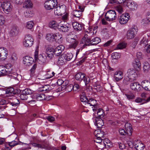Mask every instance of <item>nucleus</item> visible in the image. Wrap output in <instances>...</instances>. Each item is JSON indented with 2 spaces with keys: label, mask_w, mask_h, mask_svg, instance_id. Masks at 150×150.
Here are the masks:
<instances>
[{
  "label": "nucleus",
  "mask_w": 150,
  "mask_h": 150,
  "mask_svg": "<svg viewBox=\"0 0 150 150\" xmlns=\"http://www.w3.org/2000/svg\"><path fill=\"white\" fill-rule=\"evenodd\" d=\"M76 38V36L73 34L68 35H67V41L71 43L69 46V48L75 49L76 47L79 42Z\"/></svg>",
  "instance_id": "1"
},
{
  "label": "nucleus",
  "mask_w": 150,
  "mask_h": 150,
  "mask_svg": "<svg viewBox=\"0 0 150 150\" xmlns=\"http://www.w3.org/2000/svg\"><path fill=\"white\" fill-rule=\"evenodd\" d=\"M57 4L56 0H48L45 2L44 6L46 9L50 10L54 8Z\"/></svg>",
  "instance_id": "2"
},
{
  "label": "nucleus",
  "mask_w": 150,
  "mask_h": 150,
  "mask_svg": "<svg viewBox=\"0 0 150 150\" xmlns=\"http://www.w3.org/2000/svg\"><path fill=\"white\" fill-rule=\"evenodd\" d=\"M33 43V39L31 35H27L25 36V41L23 42L24 46L26 47H30L32 46Z\"/></svg>",
  "instance_id": "3"
},
{
  "label": "nucleus",
  "mask_w": 150,
  "mask_h": 150,
  "mask_svg": "<svg viewBox=\"0 0 150 150\" xmlns=\"http://www.w3.org/2000/svg\"><path fill=\"white\" fill-rule=\"evenodd\" d=\"M116 13L114 10H110L105 14V18L107 21H110L115 20L116 18Z\"/></svg>",
  "instance_id": "4"
},
{
  "label": "nucleus",
  "mask_w": 150,
  "mask_h": 150,
  "mask_svg": "<svg viewBox=\"0 0 150 150\" xmlns=\"http://www.w3.org/2000/svg\"><path fill=\"white\" fill-rule=\"evenodd\" d=\"M66 10V7L65 5L58 6L55 9L54 13L58 16H61L65 13Z\"/></svg>",
  "instance_id": "5"
},
{
  "label": "nucleus",
  "mask_w": 150,
  "mask_h": 150,
  "mask_svg": "<svg viewBox=\"0 0 150 150\" xmlns=\"http://www.w3.org/2000/svg\"><path fill=\"white\" fill-rule=\"evenodd\" d=\"M3 11L6 13H8L12 10L13 6L9 2L5 1L1 4Z\"/></svg>",
  "instance_id": "6"
},
{
  "label": "nucleus",
  "mask_w": 150,
  "mask_h": 150,
  "mask_svg": "<svg viewBox=\"0 0 150 150\" xmlns=\"http://www.w3.org/2000/svg\"><path fill=\"white\" fill-rule=\"evenodd\" d=\"M137 57L138 59L134 61L133 63L134 64V68L138 71H139L141 69V64L138 59H140L142 57V53L141 52H138L137 53Z\"/></svg>",
  "instance_id": "7"
},
{
  "label": "nucleus",
  "mask_w": 150,
  "mask_h": 150,
  "mask_svg": "<svg viewBox=\"0 0 150 150\" xmlns=\"http://www.w3.org/2000/svg\"><path fill=\"white\" fill-rule=\"evenodd\" d=\"M137 28L132 27L127 31V37L128 39H132L134 38L137 32Z\"/></svg>",
  "instance_id": "8"
},
{
  "label": "nucleus",
  "mask_w": 150,
  "mask_h": 150,
  "mask_svg": "<svg viewBox=\"0 0 150 150\" xmlns=\"http://www.w3.org/2000/svg\"><path fill=\"white\" fill-rule=\"evenodd\" d=\"M130 17L128 13H125L122 15L119 19L120 23L122 24H126Z\"/></svg>",
  "instance_id": "9"
},
{
  "label": "nucleus",
  "mask_w": 150,
  "mask_h": 150,
  "mask_svg": "<svg viewBox=\"0 0 150 150\" xmlns=\"http://www.w3.org/2000/svg\"><path fill=\"white\" fill-rule=\"evenodd\" d=\"M127 74V76L130 79L131 81L135 80L137 77V74L136 73L135 70L133 69H128Z\"/></svg>",
  "instance_id": "10"
},
{
  "label": "nucleus",
  "mask_w": 150,
  "mask_h": 150,
  "mask_svg": "<svg viewBox=\"0 0 150 150\" xmlns=\"http://www.w3.org/2000/svg\"><path fill=\"white\" fill-rule=\"evenodd\" d=\"M38 52L37 50H36L35 52L34 57L35 60H37V61L40 64H42L45 63L46 61L45 58L43 57V56L42 55H40L38 58Z\"/></svg>",
  "instance_id": "11"
},
{
  "label": "nucleus",
  "mask_w": 150,
  "mask_h": 150,
  "mask_svg": "<svg viewBox=\"0 0 150 150\" xmlns=\"http://www.w3.org/2000/svg\"><path fill=\"white\" fill-rule=\"evenodd\" d=\"M64 49V47L62 45H59L54 49V54L56 56H60L62 52Z\"/></svg>",
  "instance_id": "12"
},
{
  "label": "nucleus",
  "mask_w": 150,
  "mask_h": 150,
  "mask_svg": "<svg viewBox=\"0 0 150 150\" xmlns=\"http://www.w3.org/2000/svg\"><path fill=\"white\" fill-rule=\"evenodd\" d=\"M54 49L50 47H47L46 49V53L47 56L50 59H52L54 55Z\"/></svg>",
  "instance_id": "13"
},
{
  "label": "nucleus",
  "mask_w": 150,
  "mask_h": 150,
  "mask_svg": "<svg viewBox=\"0 0 150 150\" xmlns=\"http://www.w3.org/2000/svg\"><path fill=\"white\" fill-rule=\"evenodd\" d=\"M23 60V63L28 66L31 65L34 62L33 58L28 56H26L24 57Z\"/></svg>",
  "instance_id": "14"
},
{
  "label": "nucleus",
  "mask_w": 150,
  "mask_h": 150,
  "mask_svg": "<svg viewBox=\"0 0 150 150\" xmlns=\"http://www.w3.org/2000/svg\"><path fill=\"white\" fill-rule=\"evenodd\" d=\"M8 54L6 52V49L4 47H0V59L5 60L7 57Z\"/></svg>",
  "instance_id": "15"
},
{
  "label": "nucleus",
  "mask_w": 150,
  "mask_h": 150,
  "mask_svg": "<svg viewBox=\"0 0 150 150\" xmlns=\"http://www.w3.org/2000/svg\"><path fill=\"white\" fill-rule=\"evenodd\" d=\"M114 78L116 82L120 81L123 78L122 72L120 71H116L114 73Z\"/></svg>",
  "instance_id": "16"
},
{
  "label": "nucleus",
  "mask_w": 150,
  "mask_h": 150,
  "mask_svg": "<svg viewBox=\"0 0 150 150\" xmlns=\"http://www.w3.org/2000/svg\"><path fill=\"white\" fill-rule=\"evenodd\" d=\"M5 67L0 66V76L8 75L10 73V70Z\"/></svg>",
  "instance_id": "17"
},
{
  "label": "nucleus",
  "mask_w": 150,
  "mask_h": 150,
  "mask_svg": "<svg viewBox=\"0 0 150 150\" xmlns=\"http://www.w3.org/2000/svg\"><path fill=\"white\" fill-rule=\"evenodd\" d=\"M96 104L97 101L96 100L93 98H89L88 99L86 104H89L90 105V106H93L94 108L93 110L94 112L97 109V105H96Z\"/></svg>",
  "instance_id": "18"
},
{
  "label": "nucleus",
  "mask_w": 150,
  "mask_h": 150,
  "mask_svg": "<svg viewBox=\"0 0 150 150\" xmlns=\"http://www.w3.org/2000/svg\"><path fill=\"white\" fill-rule=\"evenodd\" d=\"M125 127L126 135L128 134L130 136L132 135L133 129L131 125L129 123L127 122L125 124Z\"/></svg>",
  "instance_id": "19"
},
{
  "label": "nucleus",
  "mask_w": 150,
  "mask_h": 150,
  "mask_svg": "<svg viewBox=\"0 0 150 150\" xmlns=\"http://www.w3.org/2000/svg\"><path fill=\"white\" fill-rule=\"evenodd\" d=\"M142 86L145 90L150 91V82L148 80H145L141 82Z\"/></svg>",
  "instance_id": "20"
},
{
  "label": "nucleus",
  "mask_w": 150,
  "mask_h": 150,
  "mask_svg": "<svg viewBox=\"0 0 150 150\" xmlns=\"http://www.w3.org/2000/svg\"><path fill=\"white\" fill-rule=\"evenodd\" d=\"M134 148L137 150H143L144 148V144L140 141L136 142L134 143Z\"/></svg>",
  "instance_id": "21"
},
{
  "label": "nucleus",
  "mask_w": 150,
  "mask_h": 150,
  "mask_svg": "<svg viewBox=\"0 0 150 150\" xmlns=\"http://www.w3.org/2000/svg\"><path fill=\"white\" fill-rule=\"evenodd\" d=\"M33 98L38 100H44L45 99V95L43 93L34 94L33 95Z\"/></svg>",
  "instance_id": "22"
},
{
  "label": "nucleus",
  "mask_w": 150,
  "mask_h": 150,
  "mask_svg": "<svg viewBox=\"0 0 150 150\" xmlns=\"http://www.w3.org/2000/svg\"><path fill=\"white\" fill-rule=\"evenodd\" d=\"M80 100L83 104L86 105V103L88 100V98H87L85 93L83 91H82L80 95Z\"/></svg>",
  "instance_id": "23"
},
{
  "label": "nucleus",
  "mask_w": 150,
  "mask_h": 150,
  "mask_svg": "<svg viewBox=\"0 0 150 150\" xmlns=\"http://www.w3.org/2000/svg\"><path fill=\"white\" fill-rule=\"evenodd\" d=\"M49 25L50 28L56 30L58 29L59 26L58 23L54 20L50 21L49 23Z\"/></svg>",
  "instance_id": "24"
},
{
  "label": "nucleus",
  "mask_w": 150,
  "mask_h": 150,
  "mask_svg": "<svg viewBox=\"0 0 150 150\" xmlns=\"http://www.w3.org/2000/svg\"><path fill=\"white\" fill-rule=\"evenodd\" d=\"M58 30L62 32H67L70 29V27L66 25L59 26L58 28Z\"/></svg>",
  "instance_id": "25"
},
{
  "label": "nucleus",
  "mask_w": 150,
  "mask_h": 150,
  "mask_svg": "<svg viewBox=\"0 0 150 150\" xmlns=\"http://www.w3.org/2000/svg\"><path fill=\"white\" fill-rule=\"evenodd\" d=\"M137 5L134 1L129 2L128 3V6L132 11L136 10L137 9Z\"/></svg>",
  "instance_id": "26"
},
{
  "label": "nucleus",
  "mask_w": 150,
  "mask_h": 150,
  "mask_svg": "<svg viewBox=\"0 0 150 150\" xmlns=\"http://www.w3.org/2000/svg\"><path fill=\"white\" fill-rule=\"evenodd\" d=\"M95 120V124L97 127L100 128L103 125L104 122L101 118H96Z\"/></svg>",
  "instance_id": "27"
},
{
  "label": "nucleus",
  "mask_w": 150,
  "mask_h": 150,
  "mask_svg": "<svg viewBox=\"0 0 150 150\" xmlns=\"http://www.w3.org/2000/svg\"><path fill=\"white\" fill-rule=\"evenodd\" d=\"M73 28L75 30L80 31L81 30L82 26L81 24L77 22H74L72 23Z\"/></svg>",
  "instance_id": "28"
},
{
  "label": "nucleus",
  "mask_w": 150,
  "mask_h": 150,
  "mask_svg": "<svg viewBox=\"0 0 150 150\" xmlns=\"http://www.w3.org/2000/svg\"><path fill=\"white\" fill-rule=\"evenodd\" d=\"M101 40L100 38L98 37H96L93 38L91 40V42L88 44V46L91 45H96L100 42Z\"/></svg>",
  "instance_id": "29"
},
{
  "label": "nucleus",
  "mask_w": 150,
  "mask_h": 150,
  "mask_svg": "<svg viewBox=\"0 0 150 150\" xmlns=\"http://www.w3.org/2000/svg\"><path fill=\"white\" fill-rule=\"evenodd\" d=\"M12 69L10 68L9 69V70H10V73H8V75L11 79L18 80L17 78L18 75L17 73L16 72H12L11 70Z\"/></svg>",
  "instance_id": "30"
},
{
  "label": "nucleus",
  "mask_w": 150,
  "mask_h": 150,
  "mask_svg": "<svg viewBox=\"0 0 150 150\" xmlns=\"http://www.w3.org/2000/svg\"><path fill=\"white\" fill-rule=\"evenodd\" d=\"M82 41L83 43H85V45H86V46H88V44H87V43L89 42L90 43L91 42V38L88 37V35L87 34L84 35V37L82 39Z\"/></svg>",
  "instance_id": "31"
},
{
  "label": "nucleus",
  "mask_w": 150,
  "mask_h": 150,
  "mask_svg": "<svg viewBox=\"0 0 150 150\" xmlns=\"http://www.w3.org/2000/svg\"><path fill=\"white\" fill-rule=\"evenodd\" d=\"M62 57H64V60L66 61H69L73 58V54L71 53H69L67 54H63Z\"/></svg>",
  "instance_id": "32"
},
{
  "label": "nucleus",
  "mask_w": 150,
  "mask_h": 150,
  "mask_svg": "<svg viewBox=\"0 0 150 150\" xmlns=\"http://www.w3.org/2000/svg\"><path fill=\"white\" fill-rule=\"evenodd\" d=\"M147 37H144L140 41V45L143 47H146L147 46L148 38Z\"/></svg>",
  "instance_id": "33"
},
{
  "label": "nucleus",
  "mask_w": 150,
  "mask_h": 150,
  "mask_svg": "<svg viewBox=\"0 0 150 150\" xmlns=\"http://www.w3.org/2000/svg\"><path fill=\"white\" fill-rule=\"evenodd\" d=\"M85 74L84 73L79 72L77 73L75 76V78L77 80L82 81L85 77Z\"/></svg>",
  "instance_id": "34"
},
{
  "label": "nucleus",
  "mask_w": 150,
  "mask_h": 150,
  "mask_svg": "<svg viewBox=\"0 0 150 150\" xmlns=\"http://www.w3.org/2000/svg\"><path fill=\"white\" fill-rule=\"evenodd\" d=\"M94 134L96 136V137L98 138H103L104 135V132L102 130H96Z\"/></svg>",
  "instance_id": "35"
},
{
  "label": "nucleus",
  "mask_w": 150,
  "mask_h": 150,
  "mask_svg": "<svg viewBox=\"0 0 150 150\" xmlns=\"http://www.w3.org/2000/svg\"><path fill=\"white\" fill-rule=\"evenodd\" d=\"M33 6L32 3L30 0H25L23 7L26 8H31Z\"/></svg>",
  "instance_id": "36"
},
{
  "label": "nucleus",
  "mask_w": 150,
  "mask_h": 150,
  "mask_svg": "<svg viewBox=\"0 0 150 150\" xmlns=\"http://www.w3.org/2000/svg\"><path fill=\"white\" fill-rule=\"evenodd\" d=\"M18 33V29L16 27H13L10 31L11 35L13 36L17 35Z\"/></svg>",
  "instance_id": "37"
},
{
  "label": "nucleus",
  "mask_w": 150,
  "mask_h": 150,
  "mask_svg": "<svg viewBox=\"0 0 150 150\" xmlns=\"http://www.w3.org/2000/svg\"><path fill=\"white\" fill-rule=\"evenodd\" d=\"M62 38V35L59 33L54 34V40L56 42L61 41Z\"/></svg>",
  "instance_id": "38"
},
{
  "label": "nucleus",
  "mask_w": 150,
  "mask_h": 150,
  "mask_svg": "<svg viewBox=\"0 0 150 150\" xmlns=\"http://www.w3.org/2000/svg\"><path fill=\"white\" fill-rule=\"evenodd\" d=\"M64 57H62V54L61 55L59 56L57 63L59 65H62L64 64Z\"/></svg>",
  "instance_id": "39"
},
{
  "label": "nucleus",
  "mask_w": 150,
  "mask_h": 150,
  "mask_svg": "<svg viewBox=\"0 0 150 150\" xmlns=\"http://www.w3.org/2000/svg\"><path fill=\"white\" fill-rule=\"evenodd\" d=\"M143 70L145 72H148L150 70V65L149 63L147 62L144 63L143 67Z\"/></svg>",
  "instance_id": "40"
},
{
  "label": "nucleus",
  "mask_w": 150,
  "mask_h": 150,
  "mask_svg": "<svg viewBox=\"0 0 150 150\" xmlns=\"http://www.w3.org/2000/svg\"><path fill=\"white\" fill-rule=\"evenodd\" d=\"M54 34L48 33L46 35V38L49 41H52L54 40Z\"/></svg>",
  "instance_id": "41"
},
{
  "label": "nucleus",
  "mask_w": 150,
  "mask_h": 150,
  "mask_svg": "<svg viewBox=\"0 0 150 150\" xmlns=\"http://www.w3.org/2000/svg\"><path fill=\"white\" fill-rule=\"evenodd\" d=\"M97 114L99 118L103 117L104 115V112L101 108H99L97 112Z\"/></svg>",
  "instance_id": "42"
},
{
  "label": "nucleus",
  "mask_w": 150,
  "mask_h": 150,
  "mask_svg": "<svg viewBox=\"0 0 150 150\" xmlns=\"http://www.w3.org/2000/svg\"><path fill=\"white\" fill-rule=\"evenodd\" d=\"M73 15L75 17L77 18H79L81 16L82 14V13L81 11H79L76 10L73 11Z\"/></svg>",
  "instance_id": "43"
},
{
  "label": "nucleus",
  "mask_w": 150,
  "mask_h": 150,
  "mask_svg": "<svg viewBox=\"0 0 150 150\" xmlns=\"http://www.w3.org/2000/svg\"><path fill=\"white\" fill-rule=\"evenodd\" d=\"M24 14L26 18L32 17L33 15L32 12L30 10H28L26 12H24Z\"/></svg>",
  "instance_id": "44"
},
{
  "label": "nucleus",
  "mask_w": 150,
  "mask_h": 150,
  "mask_svg": "<svg viewBox=\"0 0 150 150\" xmlns=\"http://www.w3.org/2000/svg\"><path fill=\"white\" fill-rule=\"evenodd\" d=\"M6 92L7 94H11L12 95L14 94L15 93L14 88L12 87L7 88L6 90Z\"/></svg>",
  "instance_id": "45"
},
{
  "label": "nucleus",
  "mask_w": 150,
  "mask_h": 150,
  "mask_svg": "<svg viewBox=\"0 0 150 150\" xmlns=\"http://www.w3.org/2000/svg\"><path fill=\"white\" fill-rule=\"evenodd\" d=\"M5 144L7 146H8L11 147H13L15 146L18 144V143L17 142L15 141H13L11 142L6 143Z\"/></svg>",
  "instance_id": "46"
},
{
  "label": "nucleus",
  "mask_w": 150,
  "mask_h": 150,
  "mask_svg": "<svg viewBox=\"0 0 150 150\" xmlns=\"http://www.w3.org/2000/svg\"><path fill=\"white\" fill-rule=\"evenodd\" d=\"M120 54L118 52H113L112 54V57L113 59H117L120 58Z\"/></svg>",
  "instance_id": "47"
},
{
  "label": "nucleus",
  "mask_w": 150,
  "mask_h": 150,
  "mask_svg": "<svg viewBox=\"0 0 150 150\" xmlns=\"http://www.w3.org/2000/svg\"><path fill=\"white\" fill-rule=\"evenodd\" d=\"M127 43L123 42L120 43L117 45V48L119 49H122L126 47Z\"/></svg>",
  "instance_id": "48"
},
{
  "label": "nucleus",
  "mask_w": 150,
  "mask_h": 150,
  "mask_svg": "<svg viewBox=\"0 0 150 150\" xmlns=\"http://www.w3.org/2000/svg\"><path fill=\"white\" fill-rule=\"evenodd\" d=\"M73 84H71L68 85L67 86H65L64 88V89H65L67 92H69L73 89Z\"/></svg>",
  "instance_id": "49"
},
{
  "label": "nucleus",
  "mask_w": 150,
  "mask_h": 150,
  "mask_svg": "<svg viewBox=\"0 0 150 150\" xmlns=\"http://www.w3.org/2000/svg\"><path fill=\"white\" fill-rule=\"evenodd\" d=\"M34 23L33 21H30L28 22L26 24L27 28L29 29H31L34 25Z\"/></svg>",
  "instance_id": "50"
},
{
  "label": "nucleus",
  "mask_w": 150,
  "mask_h": 150,
  "mask_svg": "<svg viewBox=\"0 0 150 150\" xmlns=\"http://www.w3.org/2000/svg\"><path fill=\"white\" fill-rule=\"evenodd\" d=\"M94 88L96 90L97 92L101 91L102 88L101 86L99 85H97L95 84L94 85Z\"/></svg>",
  "instance_id": "51"
},
{
  "label": "nucleus",
  "mask_w": 150,
  "mask_h": 150,
  "mask_svg": "<svg viewBox=\"0 0 150 150\" xmlns=\"http://www.w3.org/2000/svg\"><path fill=\"white\" fill-rule=\"evenodd\" d=\"M20 102L19 101V100L16 98H15V100L14 101L11 103V104L12 106L15 107L18 106Z\"/></svg>",
  "instance_id": "52"
},
{
  "label": "nucleus",
  "mask_w": 150,
  "mask_h": 150,
  "mask_svg": "<svg viewBox=\"0 0 150 150\" xmlns=\"http://www.w3.org/2000/svg\"><path fill=\"white\" fill-rule=\"evenodd\" d=\"M37 67V65L36 64H34L33 67H32L30 70V76H33V74L35 73V70Z\"/></svg>",
  "instance_id": "53"
},
{
  "label": "nucleus",
  "mask_w": 150,
  "mask_h": 150,
  "mask_svg": "<svg viewBox=\"0 0 150 150\" xmlns=\"http://www.w3.org/2000/svg\"><path fill=\"white\" fill-rule=\"evenodd\" d=\"M103 143L105 146H106V144H107V146H110L111 144V142L107 138L104 139L103 140Z\"/></svg>",
  "instance_id": "54"
},
{
  "label": "nucleus",
  "mask_w": 150,
  "mask_h": 150,
  "mask_svg": "<svg viewBox=\"0 0 150 150\" xmlns=\"http://www.w3.org/2000/svg\"><path fill=\"white\" fill-rule=\"evenodd\" d=\"M22 92L27 96L28 95L32 93L31 90L30 89L28 88L24 89L23 91Z\"/></svg>",
  "instance_id": "55"
},
{
  "label": "nucleus",
  "mask_w": 150,
  "mask_h": 150,
  "mask_svg": "<svg viewBox=\"0 0 150 150\" xmlns=\"http://www.w3.org/2000/svg\"><path fill=\"white\" fill-rule=\"evenodd\" d=\"M48 85H45L40 88L39 89V91L41 92L46 91L48 89Z\"/></svg>",
  "instance_id": "56"
},
{
  "label": "nucleus",
  "mask_w": 150,
  "mask_h": 150,
  "mask_svg": "<svg viewBox=\"0 0 150 150\" xmlns=\"http://www.w3.org/2000/svg\"><path fill=\"white\" fill-rule=\"evenodd\" d=\"M83 80L84 82L85 83V85L87 86L90 82V79L88 77L86 76H85V77L83 78Z\"/></svg>",
  "instance_id": "57"
},
{
  "label": "nucleus",
  "mask_w": 150,
  "mask_h": 150,
  "mask_svg": "<svg viewBox=\"0 0 150 150\" xmlns=\"http://www.w3.org/2000/svg\"><path fill=\"white\" fill-rule=\"evenodd\" d=\"M21 99L23 100H26L28 98V96L25 95L22 92L20 96Z\"/></svg>",
  "instance_id": "58"
},
{
  "label": "nucleus",
  "mask_w": 150,
  "mask_h": 150,
  "mask_svg": "<svg viewBox=\"0 0 150 150\" xmlns=\"http://www.w3.org/2000/svg\"><path fill=\"white\" fill-rule=\"evenodd\" d=\"M130 80V79L127 76L124 79L123 81V83L125 85H127L129 83Z\"/></svg>",
  "instance_id": "59"
},
{
  "label": "nucleus",
  "mask_w": 150,
  "mask_h": 150,
  "mask_svg": "<svg viewBox=\"0 0 150 150\" xmlns=\"http://www.w3.org/2000/svg\"><path fill=\"white\" fill-rule=\"evenodd\" d=\"M137 84H138V83L134 82L131 83L130 84V87L132 89L135 91Z\"/></svg>",
  "instance_id": "60"
},
{
  "label": "nucleus",
  "mask_w": 150,
  "mask_h": 150,
  "mask_svg": "<svg viewBox=\"0 0 150 150\" xmlns=\"http://www.w3.org/2000/svg\"><path fill=\"white\" fill-rule=\"evenodd\" d=\"M116 144L119 146V148L121 149H125V145L121 142H117Z\"/></svg>",
  "instance_id": "61"
},
{
  "label": "nucleus",
  "mask_w": 150,
  "mask_h": 150,
  "mask_svg": "<svg viewBox=\"0 0 150 150\" xmlns=\"http://www.w3.org/2000/svg\"><path fill=\"white\" fill-rule=\"evenodd\" d=\"M125 95L127 97V98L129 100L134 99L135 98V96L133 94H125Z\"/></svg>",
  "instance_id": "62"
},
{
  "label": "nucleus",
  "mask_w": 150,
  "mask_h": 150,
  "mask_svg": "<svg viewBox=\"0 0 150 150\" xmlns=\"http://www.w3.org/2000/svg\"><path fill=\"white\" fill-rule=\"evenodd\" d=\"M5 21V18L2 15H0V25H2Z\"/></svg>",
  "instance_id": "63"
},
{
  "label": "nucleus",
  "mask_w": 150,
  "mask_h": 150,
  "mask_svg": "<svg viewBox=\"0 0 150 150\" xmlns=\"http://www.w3.org/2000/svg\"><path fill=\"white\" fill-rule=\"evenodd\" d=\"M73 91H76L79 88V85L77 83L74 84V85H73Z\"/></svg>",
  "instance_id": "64"
}]
</instances>
